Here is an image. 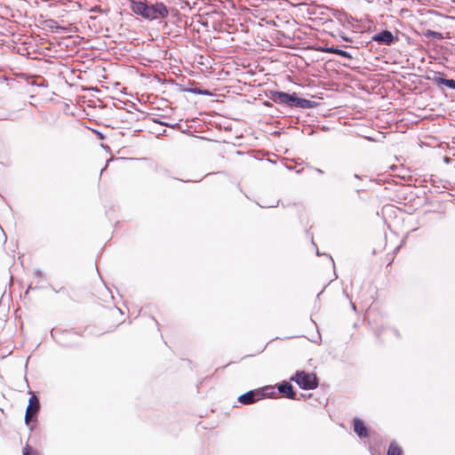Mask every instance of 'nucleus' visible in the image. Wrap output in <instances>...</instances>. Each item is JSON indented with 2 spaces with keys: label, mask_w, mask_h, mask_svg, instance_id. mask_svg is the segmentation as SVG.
Returning a JSON list of instances; mask_svg holds the SVG:
<instances>
[{
  "label": "nucleus",
  "mask_w": 455,
  "mask_h": 455,
  "mask_svg": "<svg viewBox=\"0 0 455 455\" xmlns=\"http://www.w3.org/2000/svg\"><path fill=\"white\" fill-rule=\"evenodd\" d=\"M132 11L147 20L164 19L169 15V11L164 3L147 4L142 1H132Z\"/></svg>",
  "instance_id": "nucleus-1"
},
{
  "label": "nucleus",
  "mask_w": 455,
  "mask_h": 455,
  "mask_svg": "<svg viewBox=\"0 0 455 455\" xmlns=\"http://www.w3.org/2000/svg\"><path fill=\"white\" fill-rule=\"evenodd\" d=\"M271 99L277 103H284L291 107H298L301 108H309L312 107V102L306 99H300L295 93L289 94L283 92H275Z\"/></svg>",
  "instance_id": "nucleus-2"
},
{
  "label": "nucleus",
  "mask_w": 455,
  "mask_h": 455,
  "mask_svg": "<svg viewBox=\"0 0 455 455\" xmlns=\"http://www.w3.org/2000/svg\"><path fill=\"white\" fill-rule=\"evenodd\" d=\"M291 380L295 381L302 389H315L318 386L315 374L304 371H297Z\"/></svg>",
  "instance_id": "nucleus-3"
},
{
  "label": "nucleus",
  "mask_w": 455,
  "mask_h": 455,
  "mask_svg": "<svg viewBox=\"0 0 455 455\" xmlns=\"http://www.w3.org/2000/svg\"><path fill=\"white\" fill-rule=\"evenodd\" d=\"M270 387H265L263 389H257V390H251L249 391L238 397V401L243 404H251L255 402H258L264 397L269 396L274 392L268 393V390H270Z\"/></svg>",
  "instance_id": "nucleus-4"
},
{
  "label": "nucleus",
  "mask_w": 455,
  "mask_h": 455,
  "mask_svg": "<svg viewBox=\"0 0 455 455\" xmlns=\"http://www.w3.org/2000/svg\"><path fill=\"white\" fill-rule=\"evenodd\" d=\"M40 410V403L36 395H32L29 398L28 405L26 410L25 415V422L28 426L30 425L31 422L36 420L37 413Z\"/></svg>",
  "instance_id": "nucleus-5"
},
{
  "label": "nucleus",
  "mask_w": 455,
  "mask_h": 455,
  "mask_svg": "<svg viewBox=\"0 0 455 455\" xmlns=\"http://www.w3.org/2000/svg\"><path fill=\"white\" fill-rule=\"evenodd\" d=\"M353 429H354V432L360 438H365L370 435V431H369L368 427H366L363 420L359 418H355L353 419Z\"/></svg>",
  "instance_id": "nucleus-6"
},
{
  "label": "nucleus",
  "mask_w": 455,
  "mask_h": 455,
  "mask_svg": "<svg viewBox=\"0 0 455 455\" xmlns=\"http://www.w3.org/2000/svg\"><path fill=\"white\" fill-rule=\"evenodd\" d=\"M372 40L379 44H391L395 42V36L388 30H383L379 34L373 36Z\"/></svg>",
  "instance_id": "nucleus-7"
},
{
  "label": "nucleus",
  "mask_w": 455,
  "mask_h": 455,
  "mask_svg": "<svg viewBox=\"0 0 455 455\" xmlns=\"http://www.w3.org/2000/svg\"><path fill=\"white\" fill-rule=\"evenodd\" d=\"M279 393L284 395L286 397L290 399H295V392L293 390L292 386L289 382H283L278 387Z\"/></svg>",
  "instance_id": "nucleus-8"
},
{
  "label": "nucleus",
  "mask_w": 455,
  "mask_h": 455,
  "mask_svg": "<svg viewBox=\"0 0 455 455\" xmlns=\"http://www.w3.org/2000/svg\"><path fill=\"white\" fill-rule=\"evenodd\" d=\"M387 455H403V450L395 442H392L389 444Z\"/></svg>",
  "instance_id": "nucleus-9"
},
{
  "label": "nucleus",
  "mask_w": 455,
  "mask_h": 455,
  "mask_svg": "<svg viewBox=\"0 0 455 455\" xmlns=\"http://www.w3.org/2000/svg\"><path fill=\"white\" fill-rule=\"evenodd\" d=\"M326 51L328 52H332V53H335V54L339 55L341 57L351 58V55L347 52H345L343 50H339V49L331 47V48H328Z\"/></svg>",
  "instance_id": "nucleus-10"
},
{
  "label": "nucleus",
  "mask_w": 455,
  "mask_h": 455,
  "mask_svg": "<svg viewBox=\"0 0 455 455\" xmlns=\"http://www.w3.org/2000/svg\"><path fill=\"white\" fill-rule=\"evenodd\" d=\"M23 455H40L37 451L27 444L23 449Z\"/></svg>",
  "instance_id": "nucleus-11"
},
{
  "label": "nucleus",
  "mask_w": 455,
  "mask_h": 455,
  "mask_svg": "<svg viewBox=\"0 0 455 455\" xmlns=\"http://www.w3.org/2000/svg\"><path fill=\"white\" fill-rule=\"evenodd\" d=\"M451 79H445V78H443V77H440V76H436L435 77V81L436 82L437 84H444L446 85V81H451Z\"/></svg>",
  "instance_id": "nucleus-12"
},
{
  "label": "nucleus",
  "mask_w": 455,
  "mask_h": 455,
  "mask_svg": "<svg viewBox=\"0 0 455 455\" xmlns=\"http://www.w3.org/2000/svg\"><path fill=\"white\" fill-rule=\"evenodd\" d=\"M446 86L451 89H455V80L446 81Z\"/></svg>",
  "instance_id": "nucleus-13"
},
{
  "label": "nucleus",
  "mask_w": 455,
  "mask_h": 455,
  "mask_svg": "<svg viewBox=\"0 0 455 455\" xmlns=\"http://www.w3.org/2000/svg\"><path fill=\"white\" fill-rule=\"evenodd\" d=\"M370 451H371V453L372 455H376V454H377V453H376L375 449L371 448V449H370Z\"/></svg>",
  "instance_id": "nucleus-14"
},
{
  "label": "nucleus",
  "mask_w": 455,
  "mask_h": 455,
  "mask_svg": "<svg viewBox=\"0 0 455 455\" xmlns=\"http://www.w3.org/2000/svg\"><path fill=\"white\" fill-rule=\"evenodd\" d=\"M376 439H380V436L379 435H376Z\"/></svg>",
  "instance_id": "nucleus-15"
}]
</instances>
